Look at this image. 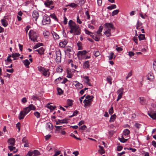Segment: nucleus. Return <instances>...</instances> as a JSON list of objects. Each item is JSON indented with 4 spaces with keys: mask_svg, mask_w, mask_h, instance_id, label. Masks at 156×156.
<instances>
[{
    "mask_svg": "<svg viewBox=\"0 0 156 156\" xmlns=\"http://www.w3.org/2000/svg\"><path fill=\"white\" fill-rule=\"evenodd\" d=\"M29 38L32 41L34 42H38L37 41V38L38 36V34L36 32L32 30H30L28 34Z\"/></svg>",
    "mask_w": 156,
    "mask_h": 156,
    "instance_id": "f257e3e1",
    "label": "nucleus"
},
{
    "mask_svg": "<svg viewBox=\"0 0 156 156\" xmlns=\"http://www.w3.org/2000/svg\"><path fill=\"white\" fill-rule=\"evenodd\" d=\"M35 107L32 104L29 105L28 107L24 108L23 110L26 115L28 114L30 110H34L36 109Z\"/></svg>",
    "mask_w": 156,
    "mask_h": 156,
    "instance_id": "f03ea898",
    "label": "nucleus"
},
{
    "mask_svg": "<svg viewBox=\"0 0 156 156\" xmlns=\"http://www.w3.org/2000/svg\"><path fill=\"white\" fill-rule=\"evenodd\" d=\"M69 119H65L62 120L58 119V121L55 120L54 121L56 122V125H59L60 123H68Z\"/></svg>",
    "mask_w": 156,
    "mask_h": 156,
    "instance_id": "7ed1b4c3",
    "label": "nucleus"
},
{
    "mask_svg": "<svg viewBox=\"0 0 156 156\" xmlns=\"http://www.w3.org/2000/svg\"><path fill=\"white\" fill-rule=\"evenodd\" d=\"M91 99H85L83 101V103L84 104V106L85 108L87 106L89 107L91 104L92 101H91Z\"/></svg>",
    "mask_w": 156,
    "mask_h": 156,
    "instance_id": "20e7f679",
    "label": "nucleus"
},
{
    "mask_svg": "<svg viewBox=\"0 0 156 156\" xmlns=\"http://www.w3.org/2000/svg\"><path fill=\"white\" fill-rule=\"evenodd\" d=\"M73 84L75 85L76 88L78 89H81L83 87V86L81 83L76 81H74Z\"/></svg>",
    "mask_w": 156,
    "mask_h": 156,
    "instance_id": "39448f33",
    "label": "nucleus"
},
{
    "mask_svg": "<svg viewBox=\"0 0 156 156\" xmlns=\"http://www.w3.org/2000/svg\"><path fill=\"white\" fill-rule=\"evenodd\" d=\"M123 90L124 89L123 88H120L118 90V94H119L118 96V101L122 98Z\"/></svg>",
    "mask_w": 156,
    "mask_h": 156,
    "instance_id": "423d86ee",
    "label": "nucleus"
},
{
    "mask_svg": "<svg viewBox=\"0 0 156 156\" xmlns=\"http://www.w3.org/2000/svg\"><path fill=\"white\" fill-rule=\"evenodd\" d=\"M148 115L153 119H156V112L154 111L148 112Z\"/></svg>",
    "mask_w": 156,
    "mask_h": 156,
    "instance_id": "0eeeda50",
    "label": "nucleus"
},
{
    "mask_svg": "<svg viewBox=\"0 0 156 156\" xmlns=\"http://www.w3.org/2000/svg\"><path fill=\"white\" fill-rule=\"evenodd\" d=\"M88 52H87L86 50H84L82 51H79L77 55V56L78 58H79L80 56H83L85 55Z\"/></svg>",
    "mask_w": 156,
    "mask_h": 156,
    "instance_id": "6e6552de",
    "label": "nucleus"
},
{
    "mask_svg": "<svg viewBox=\"0 0 156 156\" xmlns=\"http://www.w3.org/2000/svg\"><path fill=\"white\" fill-rule=\"evenodd\" d=\"M90 62L88 60L84 62L83 64V68L85 69L89 68L90 67Z\"/></svg>",
    "mask_w": 156,
    "mask_h": 156,
    "instance_id": "1a4fd4ad",
    "label": "nucleus"
},
{
    "mask_svg": "<svg viewBox=\"0 0 156 156\" xmlns=\"http://www.w3.org/2000/svg\"><path fill=\"white\" fill-rule=\"evenodd\" d=\"M26 115V114L23 111H21L19 115L18 118L20 120L23 119Z\"/></svg>",
    "mask_w": 156,
    "mask_h": 156,
    "instance_id": "9d476101",
    "label": "nucleus"
},
{
    "mask_svg": "<svg viewBox=\"0 0 156 156\" xmlns=\"http://www.w3.org/2000/svg\"><path fill=\"white\" fill-rule=\"evenodd\" d=\"M68 42L67 40L66 39L64 40V41H61L59 43V46L62 48H64L65 47L66 45Z\"/></svg>",
    "mask_w": 156,
    "mask_h": 156,
    "instance_id": "9b49d317",
    "label": "nucleus"
},
{
    "mask_svg": "<svg viewBox=\"0 0 156 156\" xmlns=\"http://www.w3.org/2000/svg\"><path fill=\"white\" fill-rule=\"evenodd\" d=\"M74 32L75 35H79L81 33L80 29L79 27H77L74 30Z\"/></svg>",
    "mask_w": 156,
    "mask_h": 156,
    "instance_id": "f8f14e48",
    "label": "nucleus"
},
{
    "mask_svg": "<svg viewBox=\"0 0 156 156\" xmlns=\"http://www.w3.org/2000/svg\"><path fill=\"white\" fill-rule=\"evenodd\" d=\"M147 79L150 81L152 80L154 78L153 74L152 73H149L147 75Z\"/></svg>",
    "mask_w": 156,
    "mask_h": 156,
    "instance_id": "ddd939ff",
    "label": "nucleus"
},
{
    "mask_svg": "<svg viewBox=\"0 0 156 156\" xmlns=\"http://www.w3.org/2000/svg\"><path fill=\"white\" fill-rule=\"evenodd\" d=\"M8 143L10 145L14 146L15 143V139L13 138H11L8 139Z\"/></svg>",
    "mask_w": 156,
    "mask_h": 156,
    "instance_id": "4468645a",
    "label": "nucleus"
},
{
    "mask_svg": "<svg viewBox=\"0 0 156 156\" xmlns=\"http://www.w3.org/2000/svg\"><path fill=\"white\" fill-rule=\"evenodd\" d=\"M51 103H48L47 104V108L50 109V110H54L56 108V106H53L52 105H50V104H51Z\"/></svg>",
    "mask_w": 156,
    "mask_h": 156,
    "instance_id": "2eb2a0df",
    "label": "nucleus"
},
{
    "mask_svg": "<svg viewBox=\"0 0 156 156\" xmlns=\"http://www.w3.org/2000/svg\"><path fill=\"white\" fill-rule=\"evenodd\" d=\"M142 23L140 21H138L136 25V29L137 30H140L141 28H143L142 26Z\"/></svg>",
    "mask_w": 156,
    "mask_h": 156,
    "instance_id": "dca6fc26",
    "label": "nucleus"
},
{
    "mask_svg": "<svg viewBox=\"0 0 156 156\" xmlns=\"http://www.w3.org/2000/svg\"><path fill=\"white\" fill-rule=\"evenodd\" d=\"M105 26H106L108 29H110V30L111 29H113L114 27L112 23H106L105 24Z\"/></svg>",
    "mask_w": 156,
    "mask_h": 156,
    "instance_id": "f3484780",
    "label": "nucleus"
},
{
    "mask_svg": "<svg viewBox=\"0 0 156 156\" xmlns=\"http://www.w3.org/2000/svg\"><path fill=\"white\" fill-rule=\"evenodd\" d=\"M32 16L34 18L37 20L39 16L38 13L36 11H34L32 14Z\"/></svg>",
    "mask_w": 156,
    "mask_h": 156,
    "instance_id": "a211bd4d",
    "label": "nucleus"
},
{
    "mask_svg": "<svg viewBox=\"0 0 156 156\" xmlns=\"http://www.w3.org/2000/svg\"><path fill=\"white\" fill-rule=\"evenodd\" d=\"M53 2L52 1H47L44 3V5L48 7H50V6L53 4Z\"/></svg>",
    "mask_w": 156,
    "mask_h": 156,
    "instance_id": "6ab92c4d",
    "label": "nucleus"
},
{
    "mask_svg": "<svg viewBox=\"0 0 156 156\" xmlns=\"http://www.w3.org/2000/svg\"><path fill=\"white\" fill-rule=\"evenodd\" d=\"M69 26V28L74 26L76 25L75 22L73 20H69L68 23Z\"/></svg>",
    "mask_w": 156,
    "mask_h": 156,
    "instance_id": "aec40b11",
    "label": "nucleus"
},
{
    "mask_svg": "<svg viewBox=\"0 0 156 156\" xmlns=\"http://www.w3.org/2000/svg\"><path fill=\"white\" fill-rule=\"evenodd\" d=\"M23 63H24V65L27 67H29V65L30 64L29 61L28 59H26L23 61Z\"/></svg>",
    "mask_w": 156,
    "mask_h": 156,
    "instance_id": "412c9836",
    "label": "nucleus"
},
{
    "mask_svg": "<svg viewBox=\"0 0 156 156\" xmlns=\"http://www.w3.org/2000/svg\"><path fill=\"white\" fill-rule=\"evenodd\" d=\"M46 126L49 128L50 130H52L53 128V125L50 122L47 123Z\"/></svg>",
    "mask_w": 156,
    "mask_h": 156,
    "instance_id": "4be33fe9",
    "label": "nucleus"
},
{
    "mask_svg": "<svg viewBox=\"0 0 156 156\" xmlns=\"http://www.w3.org/2000/svg\"><path fill=\"white\" fill-rule=\"evenodd\" d=\"M54 38L55 40V39H57L58 38H59V37L58 36V35L54 31H53L51 33Z\"/></svg>",
    "mask_w": 156,
    "mask_h": 156,
    "instance_id": "5701e85b",
    "label": "nucleus"
},
{
    "mask_svg": "<svg viewBox=\"0 0 156 156\" xmlns=\"http://www.w3.org/2000/svg\"><path fill=\"white\" fill-rule=\"evenodd\" d=\"M119 140L121 142L124 143L126 142L127 141V140L128 139H125L123 137V135H122V137L121 138L119 137Z\"/></svg>",
    "mask_w": 156,
    "mask_h": 156,
    "instance_id": "b1692460",
    "label": "nucleus"
},
{
    "mask_svg": "<svg viewBox=\"0 0 156 156\" xmlns=\"http://www.w3.org/2000/svg\"><path fill=\"white\" fill-rule=\"evenodd\" d=\"M130 131L128 129H125L123 131V134L124 136H127L130 133Z\"/></svg>",
    "mask_w": 156,
    "mask_h": 156,
    "instance_id": "393cba45",
    "label": "nucleus"
},
{
    "mask_svg": "<svg viewBox=\"0 0 156 156\" xmlns=\"http://www.w3.org/2000/svg\"><path fill=\"white\" fill-rule=\"evenodd\" d=\"M110 29H108L105 31L104 32V34L107 37H109L111 35V33H110Z\"/></svg>",
    "mask_w": 156,
    "mask_h": 156,
    "instance_id": "a878e982",
    "label": "nucleus"
},
{
    "mask_svg": "<svg viewBox=\"0 0 156 156\" xmlns=\"http://www.w3.org/2000/svg\"><path fill=\"white\" fill-rule=\"evenodd\" d=\"M138 38L140 41L145 39V35L144 34H140Z\"/></svg>",
    "mask_w": 156,
    "mask_h": 156,
    "instance_id": "bb28decb",
    "label": "nucleus"
},
{
    "mask_svg": "<svg viewBox=\"0 0 156 156\" xmlns=\"http://www.w3.org/2000/svg\"><path fill=\"white\" fill-rule=\"evenodd\" d=\"M116 115L115 114H114L112 115L110 117V119L109 120V122H113L116 119Z\"/></svg>",
    "mask_w": 156,
    "mask_h": 156,
    "instance_id": "cd10ccee",
    "label": "nucleus"
},
{
    "mask_svg": "<svg viewBox=\"0 0 156 156\" xmlns=\"http://www.w3.org/2000/svg\"><path fill=\"white\" fill-rule=\"evenodd\" d=\"M99 147H100V150L99 151L100 154H103L105 153V150H104V147H103L101 146H99Z\"/></svg>",
    "mask_w": 156,
    "mask_h": 156,
    "instance_id": "c85d7f7f",
    "label": "nucleus"
},
{
    "mask_svg": "<svg viewBox=\"0 0 156 156\" xmlns=\"http://www.w3.org/2000/svg\"><path fill=\"white\" fill-rule=\"evenodd\" d=\"M20 55V54L17 53H12L11 55L12 57L13 58L18 57Z\"/></svg>",
    "mask_w": 156,
    "mask_h": 156,
    "instance_id": "c756f323",
    "label": "nucleus"
},
{
    "mask_svg": "<svg viewBox=\"0 0 156 156\" xmlns=\"http://www.w3.org/2000/svg\"><path fill=\"white\" fill-rule=\"evenodd\" d=\"M43 45V44L42 43H38L36 44L35 46L33 47V49H35L41 46H42Z\"/></svg>",
    "mask_w": 156,
    "mask_h": 156,
    "instance_id": "7c9ffc66",
    "label": "nucleus"
},
{
    "mask_svg": "<svg viewBox=\"0 0 156 156\" xmlns=\"http://www.w3.org/2000/svg\"><path fill=\"white\" fill-rule=\"evenodd\" d=\"M39 54L41 55L44 54L45 50L43 47H41L39 48Z\"/></svg>",
    "mask_w": 156,
    "mask_h": 156,
    "instance_id": "2f4dec72",
    "label": "nucleus"
},
{
    "mask_svg": "<svg viewBox=\"0 0 156 156\" xmlns=\"http://www.w3.org/2000/svg\"><path fill=\"white\" fill-rule=\"evenodd\" d=\"M82 43L80 41H78L77 44V45L78 47V50H82L83 49V48L82 46Z\"/></svg>",
    "mask_w": 156,
    "mask_h": 156,
    "instance_id": "473e14b6",
    "label": "nucleus"
},
{
    "mask_svg": "<svg viewBox=\"0 0 156 156\" xmlns=\"http://www.w3.org/2000/svg\"><path fill=\"white\" fill-rule=\"evenodd\" d=\"M116 5L115 4H113L110 6H109L107 7L108 9L111 10L113 9L116 8Z\"/></svg>",
    "mask_w": 156,
    "mask_h": 156,
    "instance_id": "72a5a7b5",
    "label": "nucleus"
},
{
    "mask_svg": "<svg viewBox=\"0 0 156 156\" xmlns=\"http://www.w3.org/2000/svg\"><path fill=\"white\" fill-rule=\"evenodd\" d=\"M51 20H42V23L43 25L49 24L50 23Z\"/></svg>",
    "mask_w": 156,
    "mask_h": 156,
    "instance_id": "f704fd0d",
    "label": "nucleus"
},
{
    "mask_svg": "<svg viewBox=\"0 0 156 156\" xmlns=\"http://www.w3.org/2000/svg\"><path fill=\"white\" fill-rule=\"evenodd\" d=\"M73 100L70 99H68L67 100V104L68 105V106H72V105L73 104Z\"/></svg>",
    "mask_w": 156,
    "mask_h": 156,
    "instance_id": "c9c22d12",
    "label": "nucleus"
},
{
    "mask_svg": "<svg viewBox=\"0 0 156 156\" xmlns=\"http://www.w3.org/2000/svg\"><path fill=\"white\" fill-rule=\"evenodd\" d=\"M3 26L5 27L7 26L8 25V23L7 20H1Z\"/></svg>",
    "mask_w": 156,
    "mask_h": 156,
    "instance_id": "e433bc0d",
    "label": "nucleus"
},
{
    "mask_svg": "<svg viewBox=\"0 0 156 156\" xmlns=\"http://www.w3.org/2000/svg\"><path fill=\"white\" fill-rule=\"evenodd\" d=\"M54 151L55 152L53 156H57L61 154V151H56V149L54 150Z\"/></svg>",
    "mask_w": 156,
    "mask_h": 156,
    "instance_id": "4c0bfd02",
    "label": "nucleus"
},
{
    "mask_svg": "<svg viewBox=\"0 0 156 156\" xmlns=\"http://www.w3.org/2000/svg\"><path fill=\"white\" fill-rule=\"evenodd\" d=\"M34 115L37 118H39L40 117V113L38 112H35L34 113Z\"/></svg>",
    "mask_w": 156,
    "mask_h": 156,
    "instance_id": "58836bf2",
    "label": "nucleus"
},
{
    "mask_svg": "<svg viewBox=\"0 0 156 156\" xmlns=\"http://www.w3.org/2000/svg\"><path fill=\"white\" fill-rule=\"evenodd\" d=\"M61 57H56L55 61L56 63L58 64L61 62Z\"/></svg>",
    "mask_w": 156,
    "mask_h": 156,
    "instance_id": "ea45409f",
    "label": "nucleus"
},
{
    "mask_svg": "<svg viewBox=\"0 0 156 156\" xmlns=\"http://www.w3.org/2000/svg\"><path fill=\"white\" fill-rule=\"evenodd\" d=\"M103 29V26H101L99 27V29L97 30V33L98 34H99L102 32Z\"/></svg>",
    "mask_w": 156,
    "mask_h": 156,
    "instance_id": "a19ab883",
    "label": "nucleus"
},
{
    "mask_svg": "<svg viewBox=\"0 0 156 156\" xmlns=\"http://www.w3.org/2000/svg\"><path fill=\"white\" fill-rule=\"evenodd\" d=\"M55 53L56 54V57H61V51L60 50H59L58 51H56L55 52Z\"/></svg>",
    "mask_w": 156,
    "mask_h": 156,
    "instance_id": "79ce46f5",
    "label": "nucleus"
},
{
    "mask_svg": "<svg viewBox=\"0 0 156 156\" xmlns=\"http://www.w3.org/2000/svg\"><path fill=\"white\" fill-rule=\"evenodd\" d=\"M57 90L58 93L59 95H61L63 93V91L61 88L58 87Z\"/></svg>",
    "mask_w": 156,
    "mask_h": 156,
    "instance_id": "37998d69",
    "label": "nucleus"
},
{
    "mask_svg": "<svg viewBox=\"0 0 156 156\" xmlns=\"http://www.w3.org/2000/svg\"><path fill=\"white\" fill-rule=\"evenodd\" d=\"M140 15L143 19H147V16L145 14H143L142 13H140Z\"/></svg>",
    "mask_w": 156,
    "mask_h": 156,
    "instance_id": "c03bdc74",
    "label": "nucleus"
},
{
    "mask_svg": "<svg viewBox=\"0 0 156 156\" xmlns=\"http://www.w3.org/2000/svg\"><path fill=\"white\" fill-rule=\"evenodd\" d=\"M34 154H35V155H40V153L39 151H38L37 150H34L33 151Z\"/></svg>",
    "mask_w": 156,
    "mask_h": 156,
    "instance_id": "a18cd8bd",
    "label": "nucleus"
},
{
    "mask_svg": "<svg viewBox=\"0 0 156 156\" xmlns=\"http://www.w3.org/2000/svg\"><path fill=\"white\" fill-rule=\"evenodd\" d=\"M8 148L10 150V151H12L16 149V148L15 147H13L12 145L8 146Z\"/></svg>",
    "mask_w": 156,
    "mask_h": 156,
    "instance_id": "49530a36",
    "label": "nucleus"
},
{
    "mask_svg": "<svg viewBox=\"0 0 156 156\" xmlns=\"http://www.w3.org/2000/svg\"><path fill=\"white\" fill-rule=\"evenodd\" d=\"M62 79L61 77H59V78L56 79L55 81V83L56 84H58V83L60 82V81Z\"/></svg>",
    "mask_w": 156,
    "mask_h": 156,
    "instance_id": "de8ad7c7",
    "label": "nucleus"
},
{
    "mask_svg": "<svg viewBox=\"0 0 156 156\" xmlns=\"http://www.w3.org/2000/svg\"><path fill=\"white\" fill-rule=\"evenodd\" d=\"M114 53L113 52H111L110 53L109 55L108 56L109 60L112 59L113 57Z\"/></svg>",
    "mask_w": 156,
    "mask_h": 156,
    "instance_id": "09e8293b",
    "label": "nucleus"
},
{
    "mask_svg": "<svg viewBox=\"0 0 156 156\" xmlns=\"http://www.w3.org/2000/svg\"><path fill=\"white\" fill-rule=\"evenodd\" d=\"M132 75V71H131L129 72L126 77V79H128L129 77H130Z\"/></svg>",
    "mask_w": 156,
    "mask_h": 156,
    "instance_id": "8fccbe9b",
    "label": "nucleus"
},
{
    "mask_svg": "<svg viewBox=\"0 0 156 156\" xmlns=\"http://www.w3.org/2000/svg\"><path fill=\"white\" fill-rule=\"evenodd\" d=\"M47 69H45L43 67H40L39 70L41 72V73H42L44 72L45 70H46Z\"/></svg>",
    "mask_w": 156,
    "mask_h": 156,
    "instance_id": "3c124183",
    "label": "nucleus"
},
{
    "mask_svg": "<svg viewBox=\"0 0 156 156\" xmlns=\"http://www.w3.org/2000/svg\"><path fill=\"white\" fill-rule=\"evenodd\" d=\"M73 50L72 48L69 46H67L66 47V51L68 52H71Z\"/></svg>",
    "mask_w": 156,
    "mask_h": 156,
    "instance_id": "603ef678",
    "label": "nucleus"
},
{
    "mask_svg": "<svg viewBox=\"0 0 156 156\" xmlns=\"http://www.w3.org/2000/svg\"><path fill=\"white\" fill-rule=\"evenodd\" d=\"M43 34L44 36H48L49 35V32L47 31H44L43 32Z\"/></svg>",
    "mask_w": 156,
    "mask_h": 156,
    "instance_id": "864d4df0",
    "label": "nucleus"
},
{
    "mask_svg": "<svg viewBox=\"0 0 156 156\" xmlns=\"http://www.w3.org/2000/svg\"><path fill=\"white\" fill-rule=\"evenodd\" d=\"M139 98L140 99V103L142 105H144V98L143 97H140Z\"/></svg>",
    "mask_w": 156,
    "mask_h": 156,
    "instance_id": "5fc2aeb1",
    "label": "nucleus"
},
{
    "mask_svg": "<svg viewBox=\"0 0 156 156\" xmlns=\"http://www.w3.org/2000/svg\"><path fill=\"white\" fill-rule=\"evenodd\" d=\"M108 112L111 115L113 113V107H111L110 108Z\"/></svg>",
    "mask_w": 156,
    "mask_h": 156,
    "instance_id": "6e6d98bb",
    "label": "nucleus"
},
{
    "mask_svg": "<svg viewBox=\"0 0 156 156\" xmlns=\"http://www.w3.org/2000/svg\"><path fill=\"white\" fill-rule=\"evenodd\" d=\"M107 80L108 82L110 83V84H111L112 83V81H111V78L110 76L108 77L107 78Z\"/></svg>",
    "mask_w": 156,
    "mask_h": 156,
    "instance_id": "4d7b16f0",
    "label": "nucleus"
},
{
    "mask_svg": "<svg viewBox=\"0 0 156 156\" xmlns=\"http://www.w3.org/2000/svg\"><path fill=\"white\" fill-rule=\"evenodd\" d=\"M22 142L23 143H28V141L26 137H24L22 139Z\"/></svg>",
    "mask_w": 156,
    "mask_h": 156,
    "instance_id": "13d9d810",
    "label": "nucleus"
},
{
    "mask_svg": "<svg viewBox=\"0 0 156 156\" xmlns=\"http://www.w3.org/2000/svg\"><path fill=\"white\" fill-rule=\"evenodd\" d=\"M70 136L73 137L74 138L77 139V140H81V139L80 138L76 137L73 134L71 133L70 134Z\"/></svg>",
    "mask_w": 156,
    "mask_h": 156,
    "instance_id": "bf43d9fd",
    "label": "nucleus"
},
{
    "mask_svg": "<svg viewBox=\"0 0 156 156\" xmlns=\"http://www.w3.org/2000/svg\"><path fill=\"white\" fill-rule=\"evenodd\" d=\"M49 69H47L45 71L43 72V74L44 76H46L48 74V73Z\"/></svg>",
    "mask_w": 156,
    "mask_h": 156,
    "instance_id": "052dcab7",
    "label": "nucleus"
},
{
    "mask_svg": "<svg viewBox=\"0 0 156 156\" xmlns=\"http://www.w3.org/2000/svg\"><path fill=\"white\" fill-rule=\"evenodd\" d=\"M84 31L85 33L88 35L90 34H93V33L89 31L87 29H85L84 30Z\"/></svg>",
    "mask_w": 156,
    "mask_h": 156,
    "instance_id": "680f3d73",
    "label": "nucleus"
},
{
    "mask_svg": "<svg viewBox=\"0 0 156 156\" xmlns=\"http://www.w3.org/2000/svg\"><path fill=\"white\" fill-rule=\"evenodd\" d=\"M141 126V125L139 123H136L135 124V127L138 129H139L140 128Z\"/></svg>",
    "mask_w": 156,
    "mask_h": 156,
    "instance_id": "e2e57ef3",
    "label": "nucleus"
},
{
    "mask_svg": "<svg viewBox=\"0 0 156 156\" xmlns=\"http://www.w3.org/2000/svg\"><path fill=\"white\" fill-rule=\"evenodd\" d=\"M50 17L52 19L54 20H57L55 15V14H51L50 15Z\"/></svg>",
    "mask_w": 156,
    "mask_h": 156,
    "instance_id": "0e129e2a",
    "label": "nucleus"
},
{
    "mask_svg": "<svg viewBox=\"0 0 156 156\" xmlns=\"http://www.w3.org/2000/svg\"><path fill=\"white\" fill-rule=\"evenodd\" d=\"M86 128V126L85 125H83V126H81L79 128V129L84 130Z\"/></svg>",
    "mask_w": 156,
    "mask_h": 156,
    "instance_id": "69168bd1",
    "label": "nucleus"
},
{
    "mask_svg": "<svg viewBox=\"0 0 156 156\" xmlns=\"http://www.w3.org/2000/svg\"><path fill=\"white\" fill-rule=\"evenodd\" d=\"M67 81H68V79L67 78L64 77L63 81L61 83L62 84H65L66 82Z\"/></svg>",
    "mask_w": 156,
    "mask_h": 156,
    "instance_id": "338daca9",
    "label": "nucleus"
},
{
    "mask_svg": "<svg viewBox=\"0 0 156 156\" xmlns=\"http://www.w3.org/2000/svg\"><path fill=\"white\" fill-rule=\"evenodd\" d=\"M153 66L154 70L156 71V61H154Z\"/></svg>",
    "mask_w": 156,
    "mask_h": 156,
    "instance_id": "774afa93",
    "label": "nucleus"
}]
</instances>
